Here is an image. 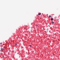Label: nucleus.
<instances>
[{
    "mask_svg": "<svg viewBox=\"0 0 60 60\" xmlns=\"http://www.w3.org/2000/svg\"><path fill=\"white\" fill-rule=\"evenodd\" d=\"M2 44V43H0V44Z\"/></svg>",
    "mask_w": 60,
    "mask_h": 60,
    "instance_id": "7",
    "label": "nucleus"
},
{
    "mask_svg": "<svg viewBox=\"0 0 60 60\" xmlns=\"http://www.w3.org/2000/svg\"><path fill=\"white\" fill-rule=\"evenodd\" d=\"M49 17H51V15H49Z\"/></svg>",
    "mask_w": 60,
    "mask_h": 60,
    "instance_id": "6",
    "label": "nucleus"
},
{
    "mask_svg": "<svg viewBox=\"0 0 60 60\" xmlns=\"http://www.w3.org/2000/svg\"><path fill=\"white\" fill-rule=\"evenodd\" d=\"M52 24H53V23H54V22H53V21H52Z\"/></svg>",
    "mask_w": 60,
    "mask_h": 60,
    "instance_id": "3",
    "label": "nucleus"
},
{
    "mask_svg": "<svg viewBox=\"0 0 60 60\" xmlns=\"http://www.w3.org/2000/svg\"><path fill=\"white\" fill-rule=\"evenodd\" d=\"M41 13H39L38 14V15H41Z\"/></svg>",
    "mask_w": 60,
    "mask_h": 60,
    "instance_id": "2",
    "label": "nucleus"
},
{
    "mask_svg": "<svg viewBox=\"0 0 60 60\" xmlns=\"http://www.w3.org/2000/svg\"><path fill=\"white\" fill-rule=\"evenodd\" d=\"M30 47H31V45H30Z\"/></svg>",
    "mask_w": 60,
    "mask_h": 60,
    "instance_id": "8",
    "label": "nucleus"
},
{
    "mask_svg": "<svg viewBox=\"0 0 60 60\" xmlns=\"http://www.w3.org/2000/svg\"><path fill=\"white\" fill-rule=\"evenodd\" d=\"M2 49H3V48H2L1 47V50H2Z\"/></svg>",
    "mask_w": 60,
    "mask_h": 60,
    "instance_id": "4",
    "label": "nucleus"
},
{
    "mask_svg": "<svg viewBox=\"0 0 60 60\" xmlns=\"http://www.w3.org/2000/svg\"><path fill=\"white\" fill-rule=\"evenodd\" d=\"M51 21H53V20H54V19L53 18H51Z\"/></svg>",
    "mask_w": 60,
    "mask_h": 60,
    "instance_id": "1",
    "label": "nucleus"
},
{
    "mask_svg": "<svg viewBox=\"0 0 60 60\" xmlns=\"http://www.w3.org/2000/svg\"><path fill=\"white\" fill-rule=\"evenodd\" d=\"M17 45V43H16L15 44V45L16 46Z\"/></svg>",
    "mask_w": 60,
    "mask_h": 60,
    "instance_id": "5",
    "label": "nucleus"
}]
</instances>
